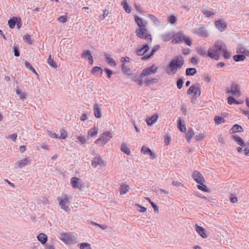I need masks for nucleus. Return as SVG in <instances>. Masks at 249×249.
I'll return each instance as SVG.
<instances>
[{
	"instance_id": "nucleus-53",
	"label": "nucleus",
	"mask_w": 249,
	"mask_h": 249,
	"mask_svg": "<svg viewBox=\"0 0 249 249\" xmlns=\"http://www.w3.org/2000/svg\"><path fill=\"white\" fill-rule=\"evenodd\" d=\"M177 19L176 17L173 15L169 17V21L172 24H175L177 22Z\"/></svg>"
},
{
	"instance_id": "nucleus-47",
	"label": "nucleus",
	"mask_w": 249,
	"mask_h": 249,
	"mask_svg": "<svg viewBox=\"0 0 249 249\" xmlns=\"http://www.w3.org/2000/svg\"><path fill=\"white\" fill-rule=\"evenodd\" d=\"M122 70L123 72L125 74H128L130 71V69L124 64H122Z\"/></svg>"
},
{
	"instance_id": "nucleus-64",
	"label": "nucleus",
	"mask_w": 249,
	"mask_h": 249,
	"mask_svg": "<svg viewBox=\"0 0 249 249\" xmlns=\"http://www.w3.org/2000/svg\"><path fill=\"white\" fill-rule=\"evenodd\" d=\"M46 248L47 249H55L53 246L52 245V243L51 244L48 243L46 246Z\"/></svg>"
},
{
	"instance_id": "nucleus-50",
	"label": "nucleus",
	"mask_w": 249,
	"mask_h": 249,
	"mask_svg": "<svg viewBox=\"0 0 249 249\" xmlns=\"http://www.w3.org/2000/svg\"><path fill=\"white\" fill-rule=\"evenodd\" d=\"M158 79L154 78V79H150V80H146L145 81V83H146V85H149L153 83H156L157 82H158Z\"/></svg>"
},
{
	"instance_id": "nucleus-16",
	"label": "nucleus",
	"mask_w": 249,
	"mask_h": 249,
	"mask_svg": "<svg viewBox=\"0 0 249 249\" xmlns=\"http://www.w3.org/2000/svg\"><path fill=\"white\" fill-rule=\"evenodd\" d=\"M243 131V127L237 124H234L231 129L230 130V133L231 134L235 133L237 132H241Z\"/></svg>"
},
{
	"instance_id": "nucleus-14",
	"label": "nucleus",
	"mask_w": 249,
	"mask_h": 249,
	"mask_svg": "<svg viewBox=\"0 0 249 249\" xmlns=\"http://www.w3.org/2000/svg\"><path fill=\"white\" fill-rule=\"evenodd\" d=\"M94 114L95 117L100 118L102 116L101 108L100 106L95 104L93 106Z\"/></svg>"
},
{
	"instance_id": "nucleus-11",
	"label": "nucleus",
	"mask_w": 249,
	"mask_h": 249,
	"mask_svg": "<svg viewBox=\"0 0 249 249\" xmlns=\"http://www.w3.org/2000/svg\"><path fill=\"white\" fill-rule=\"evenodd\" d=\"M31 160L29 157L25 158L23 160H21L18 161L15 164V168H21L24 166L27 165L29 162H30Z\"/></svg>"
},
{
	"instance_id": "nucleus-20",
	"label": "nucleus",
	"mask_w": 249,
	"mask_h": 249,
	"mask_svg": "<svg viewBox=\"0 0 249 249\" xmlns=\"http://www.w3.org/2000/svg\"><path fill=\"white\" fill-rule=\"evenodd\" d=\"M130 189L129 186L125 184L124 183H121L120 184V193L121 195L126 194Z\"/></svg>"
},
{
	"instance_id": "nucleus-32",
	"label": "nucleus",
	"mask_w": 249,
	"mask_h": 249,
	"mask_svg": "<svg viewBox=\"0 0 249 249\" xmlns=\"http://www.w3.org/2000/svg\"><path fill=\"white\" fill-rule=\"evenodd\" d=\"M121 5L123 6L124 9L125 11L127 13H129L131 12V10L127 3V1L126 0H124L121 2Z\"/></svg>"
},
{
	"instance_id": "nucleus-62",
	"label": "nucleus",
	"mask_w": 249,
	"mask_h": 249,
	"mask_svg": "<svg viewBox=\"0 0 249 249\" xmlns=\"http://www.w3.org/2000/svg\"><path fill=\"white\" fill-rule=\"evenodd\" d=\"M245 155L249 156V143H247L245 149Z\"/></svg>"
},
{
	"instance_id": "nucleus-23",
	"label": "nucleus",
	"mask_w": 249,
	"mask_h": 249,
	"mask_svg": "<svg viewBox=\"0 0 249 249\" xmlns=\"http://www.w3.org/2000/svg\"><path fill=\"white\" fill-rule=\"evenodd\" d=\"M232 139L238 143V145L242 147H244L245 146L244 141L241 137L236 135H234L232 136Z\"/></svg>"
},
{
	"instance_id": "nucleus-4",
	"label": "nucleus",
	"mask_w": 249,
	"mask_h": 249,
	"mask_svg": "<svg viewBox=\"0 0 249 249\" xmlns=\"http://www.w3.org/2000/svg\"><path fill=\"white\" fill-rule=\"evenodd\" d=\"M60 239L66 244L72 245L77 242L76 234L72 233H61Z\"/></svg>"
},
{
	"instance_id": "nucleus-35",
	"label": "nucleus",
	"mask_w": 249,
	"mask_h": 249,
	"mask_svg": "<svg viewBox=\"0 0 249 249\" xmlns=\"http://www.w3.org/2000/svg\"><path fill=\"white\" fill-rule=\"evenodd\" d=\"M106 61L111 66L115 67L116 66V63L114 59L110 58L107 55H105Z\"/></svg>"
},
{
	"instance_id": "nucleus-39",
	"label": "nucleus",
	"mask_w": 249,
	"mask_h": 249,
	"mask_svg": "<svg viewBox=\"0 0 249 249\" xmlns=\"http://www.w3.org/2000/svg\"><path fill=\"white\" fill-rule=\"evenodd\" d=\"M203 15L207 18H209L214 15V13L213 10L206 9L203 11Z\"/></svg>"
},
{
	"instance_id": "nucleus-7",
	"label": "nucleus",
	"mask_w": 249,
	"mask_h": 249,
	"mask_svg": "<svg viewBox=\"0 0 249 249\" xmlns=\"http://www.w3.org/2000/svg\"><path fill=\"white\" fill-rule=\"evenodd\" d=\"M147 29L145 27L140 28V29L136 30V34L137 36L142 39H145L146 40H149L150 42L152 41L151 35L146 33Z\"/></svg>"
},
{
	"instance_id": "nucleus-41",
	"label": "nucleus",
	"mask_w": 249,
	"mask_h": 249,
	"mask_svg": "<svg viewBox=\"0 0 249 249\" xmlns=\"http://www.w3.org/2000/svg\"><path fill=\"white\" fill-rule=\"evenodd\" d=\"M184 79L183 77L179 78L177 81V86L178 89H181L183 87Z\"/></svg>"
},
{
	"instance_id": "nucleus-13",
	"label": "nucleus",
	"mask_w": 249,
	"mask_h": 249,
	"mask_svg": "<svg viewBox=\"0 0 249 249\" xmlns=\"http://www.w3.org/2000/svg\"><path fill=\"white\" fill-rule=\"evenodd\" d=\"M71 184L73 188L81 189L82 188L80 179L76 177L71 178Z\"/></svg>"
},
{
	"instance_id": "nucleus-49",
	"label": "nucleus",
	"mask_w": 249,
	"mask_h": 249,
	"mask_svg": "<svg viewBox=\"0 0 249 249\" xmlns=\"http://www.w3.org/2000/svg\"><path fill=\"white\" fill-rule=\"evenodd\" d=\"M177 37H178L179 40L180 41V42H183L187 37L184 35L180 33L177 34Z\"/></svg>"
},
{
	"instance_id": "nucleus-44",
	"label": "nucleus",
	"mask_w": 249,
	"mask_h": 249,
	"mask_svg": "<svg viewBox=\"0 0 249 249\" xmlns=\"http://www.w3.org/2000/svg\"><path fill=\"white\" fill-rule=\"evenodd\" d=\"M60 135L58 137L59 139H65L67 137V133L64 129H61L60 130Z\"/></svg>"
},
{
	"instance_id": "nucleus-9",
	"label": "nucleus",
	"mask_w": 249,
	"mask_h": 249,
	"mask_svg": "<svg viewBox=\"0 0 249 249\" xmlns=\"http://www.w3.org/2000/svg\"><path fill=\"white\" fill-rule=\"evenodd\" d=\"M158 69V68L155 67L154 65L149 68L144 69L141 73V76L145 77L155 74L157 72Z\"/></svg>"
},
{
	"instance_id": "nucleus-3",
	"label": "nucleus",
	"mask_w": 249,
	"mask_h": 249,
	"mask_svg": "<svg viewBox=\"0 0 249 249\" xmlns=\"http://www.w3.org/2000/svg\"><path fill=\"white\" fill-rule=\"evenodd\" d=\"M187 93L188 95L193 94L191 102L193 103H195L196 98L201 94L200 85L198 83H196L195 84L192 85L188 89Z\"/></svg>"
},
{
	"instance_id": "nucleus-2",
	"label": "nucleus",
	"mask_w": 249,
	"mask_h": 249,
	"mask_svg": "<svg viewBox=\"0 0 249 249\" xmlns=\"http://www.w3.org/2000/svg\"><path fill=\"white\" fill-rule=\"evenodd\" d=\"M184 64V61L182 58L179 56L177 57L170 61L165 68V71L169 75H174L176 74L178 70L182 68Z\"/></svg>"
},
{
	"instance_id": "nucleus-21",
	"label": "nucleus",
	"mask_w": 249,
	"mask_h": 249,
	"mask_svg": "<svg viewBox=\"0 0 249 249\" xmlns=\"http://www.w3.org/2000/svg\"><path fill=\"white\" fill-rule=\"evenodd\" d=\"M158 115L154 114L152 115L150 118L147 119L146 120V123L148 125H151L154 124L158 119Z\"/></svg>"
},
{
	"instance_id": "nucleus-58",
	"label": "nucleus",
	"mask_w": 249,
	"mask_h": 249,
	"mask_svg": "<svg viewBox=\"0 0 249 249\" xmlns=\"http://www.w3.org/2000/svg\"><path fill=\"white\" fill-rule=\"evenodd\" d=\"M184 42L188 46H191L192 44V39L189 37H187Z\"/></svg>"
},
{
	"instance_id": "nucleus-1",
	"label": "nucleus",
	"mask_w": 249,
	"mask_h": 249,
	"mask_svg": "<svg viewBox=\"0 0 249 249\" xmlns=\"http://www.w3.org/2000/svg\"><path fill=\"white\" fill-rule=\"evenodd\" d=\"M221 55H223L225 59H229L230 56L225 44L221 40H217L213 47L209 49L208 55L212 58L218 60Z\"/></svg>"
},
{
	"instance_id": "nucleus-15",
	"label": "nucleus",
	"mask_w": 249,
	"mask_h": 249,
	"mask_svg": "<svg viewBox=\"0 0 249 249\" xmlns=\"http://www.w3.org/2000/svg\"><path fill=\"white\" fill-rule=\"evenodd\" d=\"M141 151L143 154L151 156L153 159L155 158L154 154L151 151V149L144 145L142 146Z\"/></svg>"
},
{
	"instance_id": "nucleus-27",
	"label": "nucleus",
	"mask_w": 249,
	"mask_h": 249,
	"mask_svg": "<svg viewBox=\"0 0 249 249\" xmlns=\"http://www.w3.org/2000/svg\"><path fill=\"white\" fill-rule=\"evenodd\" d=\"M16 92L19 96V98L23 101L26 98V94L24 92H22L20 89H16Z\"/></svg>"
},
{
	"instance_id": "nucleus-46",
	"label": "nucleus",
	"mask_w": 249,
	"mask_h": 249,
	"mask_svg": "<svg viewBox=\"0 0 249 249\" xmlns=\"http://www.w3.org/2000/svg\"><path fill=\"white\" fill-rule=\"evenodd\" d=\"M23 39L26 43H28V44H32V41L31 40V36L29 35H26L23 36Z\"/></svg>"
},
{
	"instance_id": "nucleus-5",
	"label": "nucleus",
	"mask_w": 249,
	"mask_h": 249,
	"mask_svg": "<svg viewBox=\"0 0 249 249\" xmlns=\"http://www.w3.org/2000/svg\"><path fill=\"white\" fill-rule=\"evenodd\" d=\"M71 197L68 196L67 195L62 196L61 198H57L60 207L65 212L70 210L69 204L71 202Z\"/></svg>"
},
{
	"instance_id": "nucleus-29",
	"label": "nucleus",
	"mask_w": 249,
	"mask_h": 249,
	"mask_svg": "<svg viewBox=\"0 0 249 249\" xmlns=\"http://www.w3.org/2000/svg\"><path fill=\"white\" fill-rule=\"evenodd\" d=\"M121 150L122 152H123L127 155H129L130 154V151L129 149L127 148V145L125 143H123L121 144Z\"/></svg>"
},
{
	"instance_id": "nucleus-51",
	"label": "nucleus",
	"mask_w": 249,
	"mask_h": 249,
	"mask_svg": "<svg viewBox=\"0 0 249 249\" xmlns=\"http://www.w3.org/2000/svg\"><path fill=\"white\" fill-rule=\"evenodd\" d=\"M58 20L61 22L65 23L68 20V18L66 16H62L59 17L58 18Z\"/></svg>"
},
{
	"instance_id": "nucleus-42",
	"label": "nucleus",
	"mask_w": 249,
	"mask_h": 249,
	"mask_svg": "<svg viewBox=\"0 0 249 249\" xmlns=\"http://www.w3.org/2000/svg\"><path fill=\"white\" fill-rule=\"evenodd\" d=\"M47 62L49 65L53 68H57V65L56 63L52 59L51 55H50L47 60Z\"/></svg>"
},
{
	"instance_id": "nucleus-34",
	"label": "nucleus",
	"mask_w": 249,
	"mask_h": 249,
	"mask_svg": "<svg viewBox=\"0 0 249 249\" xmlns=\"http://www.w3.org/2000/svg\"><path fill=\"white\" fill-rule=\"evenodd\" d=\"M135 20L140 28L145 27V25L142 23V19L138 16L135 17Z\"/></svg>"
},
{
	"instance_id": "nucleus-48",
	"label": "nucleus",
	"mask_w": 249,
	"mask_h": 249,
	"mask_svg": "<svg viewBox=\"0 0 249 249\" xmlns=\"http://www.w3.org/2000/svg\"><path fill=\"white\" fill-rule=\"evenodd\" d=\"M148 17L154 22L156 25H159L160 24L158 18L154 15L149 14Z\"/></svg>"
},
{
	"instance_id": "nucleus-10",
	"label": "nucleus",
	"mask_w": 249,
	"mask_h": 249,
	"mask_svg": "<svg viewBox=\"0 0 249 249\" xmlns=\"http://www.w3.org/2000/svg\"><path fill=\"white\" fill-rule=\"evenodd\" d=\"M215 26L220 32L225 31L227 28V24L223 19H219L215 22Z\"/></svg>"
},
{
	"instance_id": "nucleus-59",
	"label": "nucleus",
	"mask_w": 249,
	"mask_h": 249,
	"mask_svg": "<svg viewBox=\"0 0 249 249\" xmlns=\"http://www.w3.org/2000/svg\"><path fill=\"white\" fill-rule=\"evenodd\" d=\"M196 230L199 234L202 237V227L196 226Z\"/></svg>"
},
{
	"instance_id": "nucleus-30",
	"label": "nucleus",
	"mask_w": 249,
	"mask_h": 249,
	"mask_svg": "<svg viewBox=\"0 0 249 249\" xmlns=\"http://www.w3.org/2000/svg\"><path fill=\"white\" fill-rule=\"evenodd\" d=\"M227 102L230 105L232 104L238 105L240 104V103L236 101L232 96H230L227 98Z\"/></svg>"
},
{
	"instance_id": "nucleus-54",
	"label": "nucleus",
	"mask_w": 249,
	"mask_h": 249,
	"mask_svg": "<svg viewBox=\"0 0 249 249\" xmlns=\"http://www.w3.org/2000/svg\"><path fill=\"white\" fill-rule=\"evenodd\" d=\"M48 134L52 138H55V139H58V136L55 133L51 131H48Z\"/></svg>"
},
{
	"instance_id": "nucleus-63",
	"label": "nucleus",
	"mask_w": 249,
	"mask_h": 249,
	"mask_svg": "<svg viewBox=\"0 0 249 249\" xmlns=\"http://www.w3.org/2000/svg\"><path fill=\"white\" fill-rule=\"evenodd\" d=\"M88 59L89 61V63L90 65H92L93 63V57L91 54H90L88 57Z\"/></svg>"
},
{
	"instance_id": "nucleus-40",
	"label": "nucleus",
	"mask_w": 249,
	"mask_h": 249,
	"mask_svg": "<svg viewBox=\"0 0 249 249\" xmlns=\"http://www.w3.org/2000/svg\"><path fill=\"white\" fill-rule=\"evenodd\" d=\"M233 58L235 61L238 62L240 61L244 60L246 58V57L245 55L242 54H238L234 55Z\"/></svg>"
},
{
	"instance_id": "nucleus-24",
	"label": "nucleus",
	"mask_w": 249,
	"mask_h": 249,
	"mask_svg": "<svg viewBox=\"0 0 249 249\" xmlns=\"http://www.w3.org/2000/svg\"><path fill=\"white\" fill-rule=\"evenodd\" d=\"M143 77V76H141V74L140 75H135L134 76L132 77L131 79L132 81L136 82L138 85L140 86H142V78Z\"/></svg>"
},
{
	"instance_id": "nucleus-61",
	"label": "nucleus",
	"mask_w": 249,
	"mask_h": 249,
	"mask_svg": "<svg viewBox=\"0 0 249 249\" xmlns=\"http://www.w3.org/2000/svg\"><path fill=\"white\" fill-rule=\"evenodd\" d=\"M150 204L153 208L155 212H158L159 211L158 206L153 202H150Z\"/></svg>"
},
{
	"instance_id": "nucleus-19",
	"label": "nucleus",
	"mask_w": 249,
	"mask_h": 249,
	"mask_svg": "<svg viewBox=\"0 0 249 249\" xmlns=\"http://www.w3.org/2000/svg\"><path fill=\"white\" fill-rule=\"evenodd\" d=\"M37 240L43 245H44L48 240L47 236L43 233H39L37 236Z\"/></svg>"
},
{
	"instance_id": "nucleus-57",
	"label": "nucleus",
	"mask_w": 249,
	"mask_h": 249,
	"mask_svg": "<svg viewBox=\"0 0 249 249\" xmlns=\"http://www.w3.org/2000/svg\"><path fill=\"white\" fill-rule=\"evenodd\" d=\"M91 54L89 50H87L81 54V56L84 58H88V57Z\"/></svg>"
},
{
	"instance_id": "nucleus-38",
	"label": "nucleus",
	"mask_w": 249,
	"mask_h": 249,
	"mask_svg": "<svg viewBox=\"0 0 249 249\" xmlns=\"http://www.w3.org/2000/svg\"><path fill=\"white\" fill-rule=\"evenodd\" d=\"M98 72H100L101 75L103 73V69L101 67L95 66L92 69V73L96 74Z\"/></svg>"
},
{
	"instance_id": "nucleus-45",
	"label": "nucleus",
	"mask_w": 249,
	"mask_h": 249,
	"mask_svg": "<svg viewBox=\"0 0 249 249\" xmlns=\"http://www.w3.org/2000/svg\"><path fill=\"white\" fill-rule=\"evenodd\" d=\"M172 37V36L169 33L164 34L162 36V40L165 42L169 41Z\"/></svg>"
},
{
	"instance_id": "nucleus-18",
	"label": "nucleus",
	"mask_w": 249,
	"mask_h": 249,
	"mask_svg": "<svg viewBox=\"0 0 249 249\" xmlns=\"http://www.w3.org/2000/svg\"><path fill=\"white\" fill-rule=\"evenodd\" d=\"M149 47L148 45L145 44L140 49L137 50L136 53L138 55H139V56L142 55L145 53H146L149 50Z\"/></svg>"
},
{
	"instance_id": "nucleus-56",
	"label": "nucleus",
	"mask_w": 249,
	"mask_h": 249,
	"mask_svg": "<svg viewBox=\"0 0 249 249\" xmlns=\"http://www.w3.org/2000/svg\"><path fill=\"white\" fill-rule=\"evenodd\" d=\"M77 140L79 142H81L82 143H85L86 142V139L85 137L82 136H79L77 137Z\"/></svg>"
},
{
	"instance_id": "nucleus-55",
	"label": "nucleus",
	"mask_w": 249,
	"mask_h": 249,
	"mask_svg": "<svg viewBox=\"0 0 249 249\" xmlns=\"http://www.w3.org/2000/svg\"><path fill=\"white\" fill-rule=\"evenodd\" d=\"M105 71L107 74V77L110 78L113 74V71L109 69H106Z\"/></svg>"
},
{
	"instance_id": "nucleus-22",
	"label": "nucleus",
	"mask_w": 249,
	"mask_h": 249,
	"mask_svg": "<svg viewBox=\"0 0 249 249\" xmlns=\"http://www.w3.org/2000/svg\"><path fill=\"white\" fill-rule=\"evenodd\" d=\"M193 178L196 182H199V181L201 182V181L202 180V175L201 173L197 171H195L193 172Z\"/></svg>"
},
{
	"instance_id": "nucleus-17",
	"label": "nucleus",
	"mask_w": 249,
	"mask_h": 249,
	"mask_svg": "<svg viewBox=\"0 0 249 249\" xmlns=\"http://www.w3.org/2000/svg\"><path fill=\"white\" fill-rule=\"evenodd\" d=\"M160 46L159 45H156V46H154L150 54L149 55L145 54L144 56H143L142 58V60H145L148 59L150 58H151L154 55L155 53L156 52H157L160 49Z\"/></svg>"
},
{
	"instance_id": "nucleus-36",
	"label": "nucleus",
	"mask_w": 249,
	"mask_h": 249,
	"mask_svg": "<svg viewBox=\"0 0 249 249\" xmlns=\"http://www.w3.org/2000/svg\"><path fill=\"white\" fill-rule=\"evenodd\" d=\"M78 246L80 249H91L90 244L88 243H82L79 244Z\"/></svg>"
},
{
	"instance_id": "nucleus-8",
	"label": "nucleus",
	"mask_w": 249,
	"mask_h": 249,
	"mask_svg": "<svg viewBox=\"0 0 249 249\" xmlns=\"http://www.w3.org/2000/svg\"><path fill=\"white\" fill-rule=\"evenodd\" d=\"M112 137V134L111 132L110 131H107L104 132L100 138L97 139L95 141V143L96 144H99L100 142H101L102 145H104Z\"/></svg>"
},
{
	"instance_id": "nucleus-33",
	"label": "nucleus",
	"mask_w": 249,
	"mask_h": 249,
	"mask_svg": "<svg viewBox=\"0 0 249 249\" xmlns=\"http://www.w3.org/2000/svg\"><path fill=\"white\" fill-rule=\"evenodd\" d=\"M25 66L26 68L28 69L29 70L33 72H34L37 76V77H39L38 74L37 73L36 70L31 65L30 63H29L27 61H26L25 63Z\"/></svg>"
},
{
	"instance_id": "nucleus-6",
	"label": "nucleus",
	"mask_w": 249,
	"mask_h": 249,
	"mask_svg": "<svg viewBox=\"0 0 249 249\" xmlns=\"http://www.w3.org/2000/svg\"><path fill=\"white\" fill-rule=\"evenodd\" d=\"M226 93L236 97H240L241 96L240 86L235 83H232L231 86L227 89Z\"/></svg>"
},
{
	"instance_id": "nucleus-28",
	"label": "nucleus",
	"mask_w": 249,
	"mask_h": 249,
	"mask_svg": "<svg viewBox=\"0 0 249 249\" xmlns=\"http://www.w3.org/2000/svg\"><path fill=\"white\" fill-rule=\"evenodd\" d=\"M214 121L216 125H219L221 123L225 122V120L223 117L218 116H216L214 117Z\"/></svg>"
},
{
	"instance_id": "nucleus-26",
	"label": "nucleus",
	"mask_w": 249,
	"mask_h": 249,
	"mask_svg": "<svg viewBox=\"0 0 249 249\" xmlns=\"http://www.w3.org/2000/svg\"><path fill=\"white\" fill-rule=\"evenodd\" d=\"M196 73V70L195 68H187L186 70V75L187 76H193Z\"/></svg>"
},
{
	"instance_id": "nucleus-60",
	"label": "nucleus",
	"mask_w": 249,
	"mask_h": 249,
	"mask_svg": "<svg viewBox=\"0 0 249 249\" xmlns=\"http://www.w3.org/2000/svg\"><path fill=\"white\" fill-rule=\"evenodd\" d=\"M17 138V134H13L10 136H9L8 137H7V139H12L14 142H15Z\"/></svg>"
},
{
	"instance_id": "nucleus-25",
	"label": "nucleus",
	"mask_w": 249,
	"mask_h": 249,
	"mask_svg": "<svg viewBox=\"0 0 249 249\" xmlns=\"http://www.w3.org/2000/svg\"><path fill=\"white\" fill-rule=\"evenodd\" d=\"M17 18L15 17H13V18H10L8 22V24L9 27L11 29H13L15 25L17 23Z\"/></svg>"
},
{
	"instance_id": "nucleus-12",
	"label": "nucleus",
	"mask_w": 249,
	"mask_h": 249,
	"mask_svg": "<svg viewBox=\"0 0 249 249\" xmlns=\"http://www.w3.org/2000/svg\"><path fill=\"white\" fill-rule=\"evenodd\" d=\"M91 165L94 168H96L98 165H105V163L100 157H97L92 160Z\"/></svg>"
},
{
	"instance_id": "nucleus-52",
	"label": "nucleus",
	"mask_w": 249,
	"mask_h": 249,
	"mask_svg": "<svg viewBox=\"0 0 249 249\" xmlns=\"http://www.w3.org/2000/svg\"><path fill=\"white\" fill-rule=\"evenodd\" d=\"M13 51L14 52V55L15 56L18 57L20 55V53L18 47L17 46H14L13 47Z\"/></svg>"
},
{
	"instance_id": "nucleus-31",
	"label": "nucleus",
	"mask_w": 249,
	"mask_h": 249,
	"mask_svg": "<svg viewBox=\"0 0 249 249\" xmlns=\"http://www.w3.org/2000/svg\"><path fill=\"white\" fill-rule=\"evenodd\" d=\"M98 129L97 127H94L90 129L88 131V135L92 137L95 136L98 133Z\"/></svg>"
},
{
	"instance_id": "nucleus-43",
	"label": "nucleus",
	"mask_w": 249,
	"mask_h": 249,
	"mask_svg": "<svg viewBox=\"0 0 249 249\" xmlns=\"http://www.w3.org/2000/svg\"><path fill=\"white\" fill-rule=\"evenodd\" d=\"M194 132L192 129L188 130L186 134L187 140L188 142H189L190 140L192 138V137L194 136Z\"/></svg>"
},
{
	"instance_id": "nucleus-37",
	"label": "nucleus",
	"mask_w": 249,
	"mask_h": 249,
	"mask_svg": "<svg viewBox=\"0 0 249 249\" xmlns=\"http://www.w3.org/2000/svg\"><path fill=\"white\" fill-rule=\"evenodd\" d=\"M178 128L179 129V130L182 132H185L186 130V126L184 124H181V120L180 119H179L178 121Z\"/></svg>"
}]
</instances>
